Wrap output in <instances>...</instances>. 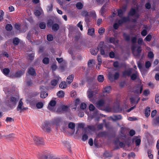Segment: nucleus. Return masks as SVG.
I'll return each mask as SVG.
<instances>
[{
    "mask_svg": "<svg viewBox=\"0 0 159 159\" xmlns=\"http://www.w3.org/2000/svg\"><path fill=\"white\" fill-rule=\"evenodd\" d=\"M32 139L36 146H43L45 144L44 139L43 138L37 135H33L32 136Z\"/></svg>",
    "mask_w": 159,
    "mask_h": 159,
    "instance_id": "nucleus-1",
    "label": "nucleus"
},
{
    "mask_svg": "<svg viewBox=\"0 0 159 159\" xmlns=\"http://www.w3.org/2000/svg\"><path fill=\"white\" fill-rule=\"evenodd\" d=\"M17 100L15 97L11 96L10 100H6L5 102V104L6 106L9 107L11 108L15 106L17 102Z\"/></svg>",
    "mask_w": 159,
    "mask_h": 159,
    "instance_id": "nucleus-2",
    "label": "nucleus"
},
{
    "mask_svg": "<svg viewBox=\"0 0 159 159\" xmlns=\"http://www.w3.org/2000/svg\"><path fill=\"white\" fill-rule=\"evenodd\" d=\"M120 76V74L117 71L113 75L110 72L109 73L108 77L109 80L111 82H113L114 80H117Z\"/></svg>",
    "mask_w": 159,
    "mask_h": 159,
    "instance_id": "nucleus-3",
    "label": "nucleus"
},
{
    "mask_svg": "<svg viewBox=\"0 0 159 159\" xmlns=\"http://www.w3.org/2000/svg\"><path fill=\"white\" fill-rule=\"evenodd\" d=\"M42 128L45 132L47 133H50L51 130L50 123L49 122L45 121L43 125Z\"/></svg>",
    "mask_w": 159,
    "mask_h": 159,
    "instance_id": "nucleus-4",
    "label": "nucleus"
},
{
    "mask_svg": "<svg viewBox=\"0 0 159 159\" xmlns=\"http://www.w3.org/2000/svg\"><path fill=\"white\" fill-rule=\"evenodd\" d=\"M22 99H20L18 105L17 107V110L18 111H19L20 113L26 110L28 108L27 107H23V103L22 101Z\"/></svg>",
    "mask_w": 159,
    "mask_h": 159,
    "instance_id": "nucleus-5",
    "label": "nucleus"
},
{
    "mask_svg": "<svg viewBox=\"0 0 159 159\" xmlns=\"http://www.w3.org/2000/svg\"><path fill=\"white\" fill-rule=\"evenodd\" d=\"M41 158L42 159H52L56 158L57 157L54 155L49 153L43 154Z\"/></svg>",
    "mask_w": 159,
    "mask_h": 159,
    "instance_id": "nucleus-6",
    "label": "nucleus"
},
{
    "mask_svg": "<svg viewBox=\"0 0 159 159\" xmlns=\"http://www.w3.org/2000/svg\"><path fill=\"white\" fill-rule=\"evenodd\" d=\"M143 89V84L140 83L136 86V89L134 90V92L137 94H141Z\"/></svg>",
    "mask_w": 159,
    "mask_h": 159,
    "instance_id": "nucleus-7",
    "label": "nucleus"
},
{
    "mask_svg": "<svg viewBox=\"0 0 159 159\" xmlns=\"http://www.w3.org/2000/svg\"><path fill=\"white\" fill-rule=\"evenodd\" d=\"M133 69L132 68L129 69L127 70H125L122 72L123 76L126 77V76H130L132 72Z\"/></svg>",
    "mask_w": 159,
    "mask_h": 159,
    "instance_id": "nucleus-8",
    "label": "nucleus"
},
{
    "mask_svg": "<svg viewBox=\"0 0 159 159\" xmlns=\"http://www.w3.org/2000/svg\"><path fill=\"white\" fill-rule=\"evenodd\" d=\"M70 110V108L68 106L64 105L62 107L61 111H60L59 110H57V111L59 113H61L64 112H69Z\"/></svg>",
    "mask_w": 159,
    "mask_h": 159,
    "instance_id": "nucleus-9",
    "label": "nucleus"
},
{
    "mask_svg": "<svg viewBox=\"0 0 159 159\" xmlns=\"http://www.w3.org/2000/svg\"><path fill=\"white\" fill-rule=\"evenodd\" d=\"M56 102L54 100H51L49 102L48 108L50 110H53V107L56 105Z\"/></svg>",
    "mask_w": 159,
    "mask_h": 159,
    "instance_id": "nucleus-10",
    "label": "nucleus"
},
{
    "mask_svg": "<svg viewBox=\"0 0 159 159\" xmlns=\"http://www.w3.org/2000/svg\"><path fill=\"white\" fill-rule=\"evenodd\" d=\"M28 73L29 75L34 76L36 75L35 69L33 67H29L28 69Z\"/></svg>",
    "mask_w": 159,
    "mask_h": 159,
    "instance_id": "nucleus-11",
    "label": "nucleus"
},
{
    "mask_svg": "<svg viewBox=\"0 0 159 159\" xmlns=\"http://www.w3.org/2000/svg\"><path fill=\"white\" fill-rule=\"evenodd\" d=\"M62 122L63 121L61 118H56L53 121V124L56 125L57 126H59L61 124Z\"/></svg>",
    "mask_w": 159,
    "mask_h": 159,
    "instance_id": "nucleus-12",
    "label": "nucleus"
},
{
    "mask_svg": "<svg viewBox=\"0 0 159 159\" xmlns=\"http://www.w3.org/2000/svg\"><path fill=\"white\" fill-rule=\"evenodd\" d=\"M110 118L113 121H116L117 120H120L122 119V116L121 115H113L110 117Z\"/></svg>",
    "mask_w": 159,
    "mask_h": 159,
    "instance_id": "nucleus-13",
    "label": "nucleus"
},
{
    "mask_svg": "<svg viewBox=\"0 0 159 159\" xmlns=\"http://www.w3.org/2000/svg\"><path fill=\"white\" fill-rule=\"evenodd\" d=\"M83 133L84 134L82 136V140L83 141H85L87 140L88 138V135L86 134L88 130L86 128H85L83 129Z\"/></svg>",
    "mask_w": 159,
    "mask_h": 159,
    "instance_id": "nucleus-14",
    "label": "nucleus"
},
{
    "mask_svg": "<svg viewBox=\"0 0 159 159\" xmlns=\"http://www.w3.org/2000/svg\"><path fill=\"white\" fill-rule=\"evenodd\" d=\"M24 73V71H22L21 70H19L16 72L14 75L12 76V78L20 77Z\"/></svg>",
    "mask_w": 159,
    "mask_h": 159,
    "instance_id": "nucleus-15",
    "label": "nucleus"
},
{
    "mask_svg": "<svg viewBox=\"0 0 159 159\" xmlns=\"http://www.w3.org/2000/svg\"><path fill=\"white\" fill-rule=\"evenodd\" d=\"M152 123L155 126L159 125V116L153 119Z\"/></svg>",
    "mask_w": 159,
    "mask_h": 159,
    "instance_id": "nucleus-16",
    "label": "nucleus"
},
{
    "mask_svg": "<svg viewBox=\"0 0 159 159\" xmlns=\"http://www.w3.org/2000/svg\"><path fill=\"white\" fill-rule=\"evenodd\" d=\"M97 107L99 109L100 108V107H102L104 104V102L102 100H99L97 103Z\"/></svg>",
    "mask_w": 159,
    "mask_h": 159,
    "instance_id": "nucleus-17",
    "label": "nucleus"
},
{
    "mask_svg": "<svg viewBox=\"0 0 159 159\" xmlns=\"http://www.w3.org/2000/svg\"><path fill=\"white\" fill-rule=\"evenodd\" d=\"M52 27V29L55 31H57L59 29V25L57 23L53 24Z\"/></svg>",
    "mask_w": 159,
    "mask_h": 159,
    "instance_id": "nucleus-18",
    "label": "nucleus"
},
{
    "mask_svg": "<svg viewBox=\"0 0 159 159\" xmlns=\"http://www.w3.org/2000/svg\"><path fill=\"white\" fill-rule=\"evenodd\" d=\"M74 77V75L71 74L67 78V82L68 84L71 83L73 80Z\"/></svg>",
    "mask_w": 159,
    "mask_h": 159,
    "instance_id": "nucleus-19",
    "label": "nucleus"
},
{
    "mask_svg": "<svg viewBox=\"0 0 159 159\" xmlns=\"http://www.w3.org/2000/svg\"><path fill=\"white\" fill-rule=\"evenodd\" d=\"M67 86V85L65 81H62L59 84V87L61 89L66 88Z\"/></svg>",
    "mask_w": 159,
    "mask_h": 159,
    "instance_id": "nucleus-20",
    "label": "nucleus"
},
{
    "mask_svg": "<svg viewBox=\"0 0 159 159\" xmlns=\"http://www.w3.org/2000/svg\"><path fill=\"white\" fill-rule=\"evenodd\" d=\"M150 107H147L146 108V110L145 111V116L148 117L150 115Z\"/></svg>",
    "mask_w": 159,
    "mask_h": 159,
    "instance_id": "nucleus-21",
    "label": "nucleus"
},
{
    "mask_svg": "<svg viewBox=\"0 0 159 159\" xmlns=\"http://www.w3.org/2000/svg\"><path fill=\"white\" fill-rule=\"evenodd\" d=\"M99 51V48H97L95 50L93 49H90V52L92 55H96Z\"/></svg>",
    "mask_w": 159,
    "mask_h": 159,
    "instance_id": "nucleus-22",
    "label": "nucleus"
},
{
    "mask_svg": "<svg viewBox=\"0 0 159 159\" xmlns=\"http://www.w3.org/2000/svg\"><path fill=\"white\" fill-rule=\"evenodd\" d=\"M88 97L89 98H92L93 96V91L88 90L87 91Z\"/></svg>",
    "mask_w": 159,
    "mask_h": 159,
    "instance_id": "nucleus-23",
    "label": "nucleus"
},
{
    "mask_svg": "<svg viewBox=\"0 0 159 159\" xmlns=\"http://www.w3.org/2000/svg\"><path fill=\"white\" fill-rule=\"evenodd\" d=\"M67 122L63 121L62 122V123L61 124V125L62 126V128L63 129V130L64 131H66V129L67 128Z\"/></svg>",
    "mask_w": 159,
    "mask_h": 159,
    "instance_id": "nucleus-24",
    "label": "nucleus"
},
{
    "mask_svg": "<svg viewBox=\"0 0 159 159\" xmlns=\"http://www.w3.org/2000/svg\"><path fill=\"white\" fill-rule=\"evenodd\" d=\"M59 80V78H57V80L54 79L51 80V84L52 85L55 86L57 84Z\"/></svg>",
    "mask_w": 159,
    "mask_h": 159,
    "instance_id": "nucleus-25",
    "label": "nucleus"
},
{
    "mask_svg": "<svg viewBox=\"0 0 159 159\" xmlns=\"http://www.w3.org/2000/svg\"><path fill=\"white\" fill-rule=\"evenodd\" d=\"M20 42L19 39L17 38H15L13 39V43L15 45H18Z\"/></svg>",
    "mask_w": 159,
    "mask_h": 159,
    "instance_id": "nucleus-26",
    "label": "nucleus"
},
{
    "mask_svg": "<svg viewBox=\"0 0 159 159\" xmlns=\"http://www.w3.org/2000/svg\"><path fill=\"white\" fill-rule=\"evenodd\" d=\"M68 127L69 129H73L75 127V124L74 123L70 122L68 125Z\"/></svg>",
    "mask_w": 159,
    "mask_h": 159,
    "instance_id": "nucleus-27",
    "label": "nucleus"
},
{
    "mask_svg": "<svg viewBox=\"0 0 159 159\" xmlns=\"http://www.w3.org/2000/svg\"><path fill=\"white\" fill-rule=\"evenodd\" d=\"M136 13V11L134 9L132 8L131 9L128 14V16L129 17L130 16H133Z\"/></svg>",
    "mask_w": 159,
    "mask_h": 159,
    "instance_id": "nucleus-28",
    "label": "nucleus"
},
{
    "mask_svg": "<svg viewBox=\"0 0 159 159\" xmlns=\"http://www.w3.org/2000/svg\"><path fill=\"white\" fill-rule=\"evenodd\" d=\"M76 8L78 9H81L83 8V5L80 2H78L76 4Z\"/></svg>",
    "mask_w": 159,
    "mask_h": 159,
    "instance_id": "nucleus-29",
    "label": "nucleus"
},
{
    "mask_svg": "<svg viewBox=\"0 0 159 159\" xmlns=\"http://www.w3.org/2000/svg\"><path fill=\"white\" fill-rule=\"evenodd\" d=\"M15 135L13 134H11L4 136L7 139H13L15 138Z\"/></svg>",
    "mask_w": 159,
    "mask_h": 159,
    "instance_id": "nucleus-30",
    "label": "nucleus"
},
{
    "mask_svg": "<svg viewBox=\"0 0 159 159\" xmlns=\"http://www.w3.org/2000/svg\"><path fill=\"white\" fill-rule=\"evenodd\" d=\"M64 92L62 90L59 91L57 93V95L60 98L63 97L64 96Z\"/></svg>",
    "mask_w": 159,
    "mask_h": 159,
    "instance_id": "nucleus-31",
    "label": "nucleus"
},
{
    "mask_svg": "<svg viewBox=\"0 0 159 159\" xmlns=\"http://www.w3.org/2000/svg\"><path fill=\"white\" fill-rule=\"evenodd\" d=\"M94 32V28H91L89 29L88 30V34L89 35L92 36Z\"/></svg>",
    "mask_w": 159,
    "mask_h": 159,
    "instance_id": "nucleus-32",
    "label": "nucleus"
},
{
    "mask_svg": "<svg viewBox=\"0 0 159 159\" xmlns=\"http://www.w3.org/2000/svg\"><path fill=\"white\" fill-rule=\"evenodd\" d=\"M5 28L8 31H11L12 29V26L11 24H7L6 25Z\"/></svg>",
    "mask_w": 159,
    "mask_h": 159,
    "instance_id": "nucleus-33",
    "label": "nucleus"
},
{
    "mask_svg": "<svg viewBox=\"0 0 159 159\" xmlns=\"http://www.w3.org/2000/svg\"><path fill=\"white\" fill-rule=\"evenodd\" d=\"M48 96V93L45 92H43L41 93L40 97L41 98H44Z\"/></svg>",
    "mask_w": 159,
    "mask_h": 159,
    "instance_id": "nucleus-34",
    "label": "nucleus"
},
{
    "mask_svg": "<svg viewBox=\"0 0 159 159\" xmlns=\"http://www.w3.org/2000/svg\"><path fill=\"white\" fill-rule=\"evenodd\" d=\"M10 71L9 69L8 68H5L3 70V73L5 75H8Z\"/></svg>",
    "mask_w": 159,
    "mask_h": 159,
    "instance_id": "nucleus-35",
    "label": "nucleus"
},
{
    "mask_svg": "<svg viewBox=\"0 0 159 159\" xmlns=\"http://www.w3.org/2000/svg\"><path fill=\"white\" fill-rule=\"evenodd\" d=\"M98 80L100 82H102L104 80V77L102 75H99L98 76Z\"/></svg>",
    "mask_w": 159,
    "mask_h": 159,
    "instance_id": "nucleus-36",
    "label": "nucleus"
},
{
    "mask_svg": "<svg viewBox=\"0 0 159 159\" xmlns=\"http://www.w3.org/2000/svg\"><path fill=\"white\" fill-rule=\"evenodd\" d=\"M111 90V87L110 86H108L105 88L104 89L103 93H110V91Z\"/></svg>",
    "mask_w": 159,
    "mask_h": 159,
    "instance_id": "nucleus-37",
    "label": "nucleus"
},
{
    "mask_svg": "<svg viewBox=\"0 0 159 159\" xmlns=\"http://www.w3.org/2000/svg\"><path fill=\"white\" fill-rule=\"evenodd\" d=\"M103 155L105 158H108L111 157L112 155L111 153H109L107 151H106L104 153Z\"/></svg>",
    "mask_w": 159,
    "mask_h": 159,
    "instance_id": "nucleus-38",
    "label": "nucleus"
},
{
    "mask_svg": "<svg viewBox=\"0 0 159 159\" xmlns=\"http://www.w3.org/2000/svg\"><path fill=\"white\" fill-rule=\"evenodd\" d=\"M106 5H104L102 7L100 10V12L101 15L103 16L104 14L106 12V10L105 9Z\"/></svg>",
    "mask_w": 159,
    "mask_h": 159,
    "instance_id": "nucleus-39",
    "label": "nucleus"
},
{
    "mask_svg": "<svg viewBox=\"0 0 159 159\" xmlns=\"http://www.w3.org/2000/svg\"><path fill=\"white\" fill-rule=\"evenodd\" d=\"M131 79L132 80H135L137 78L138 76V75H137V73H134L132 74L131 75H130Z\"/></svg>",
    "mask_w": 159,
    "mask_h": 159,
    "instance_id": "nucleus-40",
    "label": "nucleus"
},
{
    "mask_svg": "<svg viewBox=\"0 0 159 159\" xmlns=\"http://www.w3.org/2000/svg\"><path fill=\"white\" fill-rule=\"evenodd\" d=\"M123 36L126 41H129L130 40V38L129 35L127 34L126 33H124Z\"/></svg>",
    "mask_w": 159,
    "mask_h": 159,
    "instance_id": "nucleus-41",
    "label": "nucleus"
},
{
    "mask_svg": "<svg viewBox=\"0 0 159 159\" xmlns=\"http://www.w3.org/2000/svg\"><path fill=\"white\" fill-rule=\"evenodd\" d=\"M137 51L138 52V54L136 55H135V56L137 57H139L140 55V53H141L142 51L141 47L140 46H138Z\"/></svg>",
    "mask_w": 159,
    "mask_h": 159,
    "instance_id": "nucleus-42",
    "label": "nucleus"
},
{
    "mask_svg": "<svg viewBox=\"0 0 159 159\" xmlns=\"http://www.w3.org/2000/svg\"><path fill=\"white\" fill-rule=\"evenodd\" d=\"M43 103L42 102H38L36 104V106L38 109L42 108L43 107Z\"/></svg>",
    "mask_w": 159,
    "mask_h": 159,
    "instance_id": "nucleus-43",
    "label": "nucleus"
},
{
    "mask_svg": "<svg viewBox=\"0 0 159 159\" xmlns=\"http://www.w3.org/2000/svg\"><path fill=\"white\" fill-rule=\"evenodd\" d=\"M53 21L52 19L49 20L47 23V25L48 26H52V25L53 24Z\"/></svg>",
    "mask_w": 159,
    "mask_h": 159,
    "instance_id": "nucleus-44",
    "label": "nucleus"
},
{
    "mask_svg": "<svg viewBox=\"0 0 159 159\" xmlns=\"http://www.w3.org/2000/svg\"><path fill=\"white\" fill-rule=\"evenodd\" d=\"M122 19L124 23H126L127 22L129 21L130 20V18L129 16L127 17H123Z\"/></svg>",
    "mask_w": 159,
    "mask_h": 159,
    "instance_id": "nucleus-45",
    "label": "nucleus"
},
{
    "mask_svg": "<svg viewBox=\"0 0 159 159\" xmlns=\"http://www.w3.org/2000/svg\"><path fill=\"white\" fill-rule=\"evenodd\" d=\"M39 27L41 29H44L46 28V24L44 22H41L39 24Z\"/></svg>",
    "mask_w": 159,
    "mask_h": 159,
    "instance_id": "nucleus-46",
    "label": "nucleus"
},
{
    "mask_svg": "<svg viewBox=\"0 0 159 159\" xmlns=\"http://www.w3.org/2000/svg\"><path fill=\"white\" fill-rule=\"evenodd\" d=\"M49 59L48 57H45L43 60V63L45 64H48L49 63Z\"/></svg>",
    "mask_w": 159,
    "mask_h": 159,
    "instance_id": "nucleus-47",
    "label": "nucleus"
},
{
    "mask_svg": "<svg viewBox=\"0 0 159 159\" xmlns=\"http://www.w3.org/2000/svg\"><path fill=\"white\" fill-rule=\"evenodd\" d=\"M47 39L49 41H52L53 39V37L52 35L49 34L47 36Z\"/></svg>",
    "mask_w": 159,
    "mask_h": 159,
    "instance_id": "nucleus-48",
    "label": "nucleus"
},
{
    "mask_svg": "<svg viewBox=\"0 0 159 159\" xmlns=\"http://www.w3.org/2000/svg\"><path fill=\"white\" fill-rule=\"evenodd\" d=\"M151 66V64L150 62L149 61H147L146 62L145 66L147 69H148Z\"/></svg>",
    "mask_w": 159,
    "mask_h": 159,
    "instance_id": "nucleus-49",
    "label": "nucleus"
},
{
    "mask_svg": "<svg viewBox=\"0 0 159 159\" xmlns=\"http://www.w3.org/2000/svg\"><path fill=\"white\" fill-rule=\"evenodd\" d=\"M118 15L120 17H121L122 16L123 11L121 9H119L117 11Z\"/></svg>",
    "mask_w": 159,
    "mask_h": 159,
    "instance_id": "nucleus-50",
    "label": "nucleus"
},
{
    "mask_svg": "<svg viewBox=\"0 0 159 159\" xmlns=\"http://www.w3.org/2000/svg\"><path fill=\"white\" fill-rule=\"evenodd\" d=\"M27 85L29 86H31L33 85L32 81L31 80H26Z\"/></svg>",
    "mask_w": 159,
    "mask_h": 159,
    "instance_id": "nucleus-51",
    "label": "nucleus"
},
{
    "mask_svg": "<svg viewBox=\"0 0 159 159\" xmlns=\"http://www.w3.org/2000/svg\"><path fill=\"white\" fill-rule=\"evenodd\" d=\"M155 101L157 104H159V94H157L155 97Z\"/></svg>",
    "mask_w": 159,
    "mask_h": 159,
    "instance_id": "nucleus-52",
    "label": "nucleus"
},
{
    "mask_svg": "<svg viewBox=\"0 0 159 159\" xmlns=\"http://www.w3.org/2000/svg\"><path fill=\"white\" fill-rule=\"evenodd\" d=\"M98 65L100 66L101 64L102 63V61L101 56L99 55H98Z\"/></svg>",
    "mask_w": 159,
    "mask_h": 159,
    "instance_id": "nucleus-53",
    "label": "nucleus"
},
{
    "mask_svg": "<svg viewBox=\"0 0 159 159\" xmlns=\"http://www.w3.org/2000/svg\"><path fill=\"white\" fill-rule=\"evenodd\" d=\"M6 121L8 122H11L14 121V119L11 117H7L6 119Z\"/></svg>",
    "mask_w": 159,
    "mask_h": 159,
    "instance_id": "nucleus-54",
    "label": "nucleus"
},
{
    "mask_svg": "<svg viewBox=\"0 0 159 159\" xmlns=\"http://www.w3.org/2000/svg\"><path fill=\"white\" fill-rule=\"evenodd\" d=\"M105 31V29L102 28H101L98 30V33L100 34H102Z\"/></svg>",
    "mask_w": 159,
    "mask_h": 159,
    "instance_id": "nucleus-55",
    "label": "nucleus"
},
{
    "mask_svg": "<svg viewBox=\"0 0 159 159\" xmlns=\"http://www.w3.org/2000/svg\"><path fill=\"white\" fill-rule=\"evenodd\" d=\"M81 14L82 16H89V13L86 11H83Z\"/></svg>",
    "mask_w": 159,
    "mask_h": 159,
    "instance_id": "nucleus-56",
    "label": "nucleus"
},
{
    "mask_svg": "<svg viewBox=\"0 0 159 159\" xmlns=\"http://www.w3.org/2000/svg\"><path fill=\"white\" fill-rule=\"evenodd\" d=\"M86 105L84 103H82L80 105V108L84 110L86 107Z\"/></svg>",
    "mask_w": 159,
    "mask_h": 159,
    "instance_id": "nucleus-57",
    "label": "nucleus"
},
{
    "mask_svg": "<svg viewBox=\"0 0 159 159\" xmlns=\"http://www.w3.org/2000/svg\"><path fill=\"white\" fill-rule=\"evenodd\" d=\"M137 38L136 37H133L131 38V41L133 43H135L137 42Z\"/></svg>",
    "mask_w": 159,
    "mask_h": 159,
    "instance_id": "nucleus-58",
    "label": "nucleus"
},
{
    "mask_svg": "<svg viewBox=\"0 0 159 159\" xmlns=\"http://www.w3.org/2000/svg\"><path fill=\"white\" fill-rule=\"evenodd\" d=\"M4 12L2 10H0V21L3 19V16L4 15Z\"/></svg>",
    "mask_w": 159,
    "mask_h": 159,
    "instance_id": "nucleus-59",
    "label": "nucleus"
},
{
    "mask_svg": "<svg viewBox=\"0 0 159 159\" xmlns=\"http://www.w3.org/2000/svg\"><path fill=\"white\" fill-rule=\"evenodd\" d=\"M141 139H137L135 141V143L136 146H139L140 145L141 143Z\"/></svg>",
    "mask_w": 159,
    "mask_h": 159,
    "instance_id": "nucleus-60",
    "label": "nucleus"
},
{
    "mask_svg": "<svg viewBox=\"0 0 159 159\" xmlns=\"http://www.w3.org/2000/svg\"><path fill=\"white\" fill-rule=\"evenodd\" d=\"M152 38V37L151 35L148 34V35L145 38V39L146 41L149 42L150 41L151 39Z\"/></svg>",
    "mask_w": 159,
    "mask_h": 159,
    "instance_id": "nucleus-61",
    "label": "nucleus"
},
{
    "mask_svg": "<svg viewBox=\"0 0 159 159\" xmlns=\"http://www.w3.org/2000/svg\"><path fill=\"white\" fill-rule=\"evenodd\" d=\"M89 110L90 111H93L94 110L95 107L93 105V104H91L89 106Z\"/></svg>",
    "mask_w": 159,
    "mask_h": 159,
    "instance_id": "nucleus-62",
    "label": "nucleus"
},
{
    "mask_svg": "<svg viewBox=\"0 0 159 159\" xmlns=\"http://www.w3.org/2000/svg\"><path fill=\"white\" fill-rule=\"evenodd\" d=\"M148 57L150 58H152L154 57V54L152 52H150L148 53Z\"/></svg>",
    "mask_w": 159,
    "mask_h": 159,
    "instance_id": "nucleus-63",
    "label": "nucleus"
},
{
    "mask_svg": "<svg viewBox=\"0 0 159 159\" xmlns=\"http://www.w3.org/2000/svg\"><path fill=\"white\" fill-rule=\"evenodd\" d=\"M147 33L146 30H143L141 32V34L143 36H145L147 34Z\"/></svg>",
    "mask_w": 159,
    "mask_h": 159,
    "instance_id": "nucleus-64",
    "label": "nucleus"
}]
</instances>
